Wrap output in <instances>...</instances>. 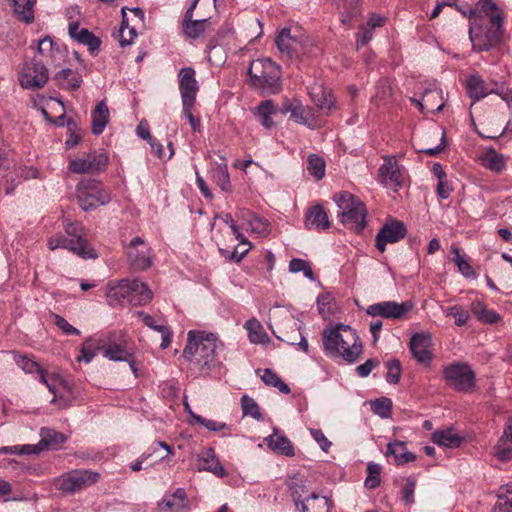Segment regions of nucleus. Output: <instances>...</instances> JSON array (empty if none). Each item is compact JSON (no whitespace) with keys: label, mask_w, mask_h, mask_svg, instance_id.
<instances>
[{"label":"nucleus","mask_w":512,"mask_h":512,"mask_svg":"<svg viewBox=\"0 0 512 512\" xmlns=\"http://www.w3.org/2000/svg\"><path fill=\"white\" fill-rule=\"evenodd\" d=\"M223 347L215 334L191 330L182 356L200 370L208 371L221 365Z\"/></svg>","instance_id":"nucleus-1"},{"label":"nucleus","mask_w":512,"mask_h":512,"mask_svg":"<svg viewBox=\"0 0 512 512\" xmlns=\"http://www.w3.org/2000/svg\"><path fill=\"white\" fill-rule=\"evenodd\" d=\"M322 344L326 355L348 363H354L363 348L356 331L343 324L325 328L322 332Z\"/></svg>","instance_id":"nucleus-2"},{"label":"nucleus","mask_w":512,"mask_h":512,"mask_svg":"<svg viewBox=\"0 0 512 512\" xmlns=\"http://www.w3.org/2000/svg\"><path fill=\"white\" fill-rule=\"evenodd\" d=\"M337 217L347 228L360 232L366 227L367 209L365 204L353 194L343 191L335 194Z\"/></svg>","instance_id":"nucleus-3"},{"label":"nucleus","mask_w":512,"mask_h":512,"mask_svg":"<svg viewBox=\"0 0 512 512\" xmlns=\"http://www.w3.org/2000/svg\"><path fill=\"white\" fill-rule=\"evenodd\" d=\"M248 73L252 85L258 89L275 92L279 87L280 68L270 59L253 60L249 66Z\"/></svg>","instance_id":"nucleus-4"},{"label":"nucleus","mask_w":512,"mask_h":512,"mask_svg":"<svg viewBox=\"0 0 512 512\" xmlns=\"http://www.w3.org/2000/svg\"><path fill=\"white\" fill-rule=\"evenodd\" d=\"M76 196L79 206L84 211L94 210L111 200V194L103 184L91 178H84L77 184Z\"/></svg>","instance_id":"nucleus-5"},{"label":"nucleus","mask_w":512,"mask_h":512,"mask_svg":"<svg viewBox=\"0 0 512 512\" xmlns=\"http://www.w3.org/2000/svg\"><path fill=\"white\" fill-rule=\"evenodd\" d=\"M466 88L469 97L474 102L485 98L489 94H496L511 107L512 90L505 82L499 83L494 80L486 82L480 75L474 74L467 79Z\"/></svg>","instance_id":"nucleus-6"},{"label":"nucleus","mask_w":512,"mask_h":512,"mask_svg":"<svg viewBox=\"0 0 512 512\" xmlns=\"http://www.w3.org/2000/svg\"><path fill=\"white\" fill-rule=\"evenodd\" d=\"M471 24L469 36L474 50L486 51L501 42L503 36L502 22H479Z\"/></svg>","instance_id":"nucleus-7"},{"label":"nucleus","mask_w":512,"mask_h":512,"mask_svg":"<svg viewBox=\"0 0 512 512\" xmlns=\"http://www.w3.org/2000/svg\"><path fill=\"white\" fill-rule=\"evenodd\" d=\"M447 384L459 392H471L475 387V373L467 363H453L443 370Z\"/></svg>","instance_id":"nucleus-8"},{"label":"nucleus","mask_w":512,"mask_h":512,"mask_svg":"<svg viewBox=\"0 0 512 512\" xmlns=\"http://www.w3.org/2000/svg\"><path fill=\"white\" fill-rule=\"evenodd\" d=\"M99 478L98 472L76 469L58 477L54 485L62 492L74 493L96 483Z\"/></svg>","instance_id":"nucleus-9"},{"label":"nucleus","mask_w":512,"mask_h":512,"mask_svg":"<svg viewBox=\"0 0 512 512\" xmlns=\"http://www.w3.org/2000/svg\"><path fill=\"white\" fill-rule=\"evenodd\" d=\"M201 0H194L190 7L186 10L183 20H182V29L183 33L187 38L197 39L199 38L207 29L209 25L210 16H207L204 13L198 12V19H193L194 10L197 8L199 2ZM209 7L215 8V0H206Z\"/></svg>","instance_id":"nucleus-10"},{"label":"nucleus","mask_w":512,"mask_h":512,"mask_svg":"<svg viewBox=\"0 0 512 512\" xmlns=\"http://www.w3.org/2000/svg\"><path fill=\"white\" fill-rule=\"evenodd\" d=\"M48 247L51 250L57 248L67 249L85 259L97 257L94 249L91 248L88 241L82 236H78L74 239L63 235H56L48 240Z\"/></svg>","instance_id":"nucleus-11"},{"label":"nucleus","mask_w":512,"mask_h":512,"mask_svg":"<svg viewBox=\"0 0 512 512\" xmlns=\"http://www.w3.org/2000/svg\"><path fill=\"white\" fill-rule=\"evenodd\" d=\"M413 309V303L395 302V301H382L368 306L366 313L372 317H383L386 319L400 320Z\"/></svg>","instance_id":"nucleus-12"},{"label":"nucleus","mask_w":512,"mask_h":512,"mask_svg":"<svg viewBox=\"0 0 512 512\" xmlns=\"http://www.w3.org/2000/svg\"><path fill=\"white\" fill-rule=\"evenodd\" d=\"M125 250L133 269L143 271L151 266V250L142 237H134Z\"/></svg>","instance_id":"nucleus-13"},{"label":"nucleus","mask_w":512,"mask_h":512,"mask_svg":"<svg viewBox=\"0 0 512 512\" xmlns=\"http://www.w3.org/2000/svg\"><path fill=\"white\" fill-rule=\"evenodd\" d=\"M108 164V156L104 152H93L86 158L70 160L69 170L73 173L84 174L103 171Z\"/></svg>","instance_id":"nucleus-14"},{"label":"nucleus","mask_w":512,"mask_h":512,"mask_svg":"<svg viewBox=\"0 0 512 512\" xmlns=\"http://www.w3.org/2000/svg\"><path fill=\"white\" fill-rule=\"evenodd\" d=\"M407 233L404 223L397 220L387 221L376 235V248L383 253L388 243H396L403 239Z\"/></svg>","instance_id":"nucleus-15"},{"label":"nucleus","mask_w":512,"mask_h":512,"mask_svg":"<svg viewBox=\"0 0 512 512\" xmlns=\"http://www.w3.org/2000/svg\"><path fill=\"white\" fill-rule=\"evenodd\" d=\"M48 81V70L40 61L33 60L26 71L20 76V83L23 88L38 89L42 88Z\"/></svg>","instance_id":"nucleus-16"},{"label":"nucleus","mask_w":512,"mask_h":512,"mask_svg":"<svg viewBox=\"0 0 512 512\" xmlns=\"http://www.w3.org/2000/svg\"><path fill=\"white\" fill-rule=\"evenodd\" d=\"M502 22V16L499 8L492 0H479L475 7L470 10L471 23Z\"/></svg>","instance_id":"nucleus-17"},{"label":"nucleus","mask_w":512,"mask_h":512,"mask_svg":"<svg viewBox=\"0 0 512 512\" xmlns=\"http://www.w3.org/2000/svg\"><path fill=\"white\" fill-rule=\"evenodd\" d=\"M178 76L182 104L195 103L199 87L195 79L194 69L190 67L182 68Z\"/></svg>","instance_id":"nucleus-18"},{"label":"nucleus","mask_w":512,"mask_h":512,"mask_svg":"<svg viewBox=\"0 0 512 512\" xmlns=\"http://www.w3.org/2000/svg\"><path fill=\"white\" fill-rule=\"evenodd\" d=\"M293 502L297 509L302 512H330V503L327 497L312 493L306 501L301 499V494L298 489H294L291 493Z\"/></svg>","instance_id":"nucleus-19"},{"label":"nucleus","mask_w":512,"mask_h":512,"mask_svg":"<svg viewBox=\"0 0 512 512\" xmlns=\"http://www.w3.org/2000/svg\"><path fill=\"white\" fill-rule=\"evenodd\" d=\"M236 217L241 221L242 227L253 234L260 237H265L270 232V224L268 220L257 216L249 210H240Z\"/></svg>","instance_id":"nucleus-20"},{"label":"nucleus","mask_w":512,"mask_h":512,"mask_svg":"<svg viewBox=\"0 0 512 512\" xmlns=\"http://www.w3.org/2000/svg\"><path fill=\"white\" fill-rule=\"evenodd\" d=\"M384 160L379 168V176L383 184L396 191L403 183L400 167L393 158L386 157Z\"/></svg>","instance_id":"nucleus-21"},{"label":"nucleus","mask_w":512,"mask_h":512,"mask_svg":"<svg viewBox=\"0 0 512 512\" xmlns=\"http://www.w3.org/2000/svg\"><path fill=\"white\" fill-rule=\"evenodd\" d=\"M68 32L72 39L87 46L91 55L98 53L101 40L87 28H80L77 22H73L69 24Z\"/></svg>","instance_id":"nucleus-22"},{"label":"nucleus","mask_w":512,"mask_h":512,"mask_svg":"<svg viewBox=\"0 0 512 512\" xmlns=\"http://www.w3.org/2000/svg\"><path fill=\"white\" fill-rule=\"evenodd\" d=\"M431 335L429 333H415L410 339V350L413 357L422 364L429 363L432 359L429 347Z\"/></svg>","instance_id":"nucleus-23"},{"label":"nucleus","mask_w":512,"mask_h":512,"mask_svg":"<svg viewBox=\"0 0 512 512\" xmlns=\"http://www.w3.org/2000/svg\"><path fill=\"white\" fill-rule=\"evenodd\" d=\"M130 279H121L117 283H109L106 296L111 306L118 304H130Z\"/></svg>","instance_id":"nucleus-24"},{"label":"nucleus","mask_w":512,"mask_h":512,"mask_svg":"<svg viewBox=\"0 0 512 512\" xmlns=\"http://www.w3.org/2000/svg\"><path fill=\"white\" fill-rule=\"evenodd\" d=\"M265 444L273 452L287 457L294 456L295 451L291 441L279 432L278 428L273 429V433L264 438Z\"/></svg>","instance_id":"nucleus-25"},{"label":"nucleus","mask_w":512,"mask_h":512,"mask_svg":"<svg viewBox=\"0 0 512 512\" xmlns=\"http://www.w3.org/2000/svg\"><path fill=\"white\" fill-rule=\"evenodd\" d=\"M197 467L199 471H209L218 477H224L227 475L226 470L220 463L212 448L205 449L201 454H199Z\"/></svg>","instance_id":"nucleus-26"},{"label":"nucleus","mask_w":512,"mask_h":512,"mask_svg":"<svg viewBox=\"0 0 512 512\" xmlns=\"http://www.w3.org/2000/svg\"><path fill=\"white\" fill-rule=\"evenodd\" d=\"M311 101L321 110L331 111L335 104V98L331 91L322 84L314 83L309 88Z\"/></svg>","instance_id":"nucleus-27"},{"label":"nucleus","mask_w":512,"mask_h":512,"mask_svg":"<svg viewBox=\"0 0 512 512\" xmlns=\"http://www.w3.org/2000/svg\"><path fill=\"white\" fill-rule=\"evenodd\" d=\"M305 227L309 230L324 231L330 228V221L324 208L316 205L308 210L305 218Z\"/></svg>","instance_id":"nucleus-28"},{"label":"nucleus","mask_w":512,"mask_h":512,"mask_svg":"<svg viewBox=\"0 0 512 512\" xmlns=\"http://www.w3.org/2000/svg\"><path fill=\"white\" fill-rule=\"evenodd\" d=\"M282 112H290V117L296 123L306 125L311 128L316 126L315 119L311 113V109L306 108L301 104L293 105L292 103H285Z\"/></svg>","instance_id":"nucleus-29"},{"label":"nucleus","mask_w":512,"mask_h":512,"mask_svg":"<svg viewBox=\"0 0 512 512\" xmlns=\"http://www.w3.org/2000/svg\"><path fill=\"white\" fill-rule=\"evenodd\" d=\"M130 304L134 306L146 305L153 298V293L144 282L138 279H130Z\"/></svg>","instance_id":"nucleus-30"},{"label":"nucleus","mask_w":512,"mask_h":512,"mask_svg":"<svg viewBox=\"0 0 512 512\" xmlns=\"http://www.w3.org/2000/svg\"><path fill=\"white\" fill-rule=\"evenodd\" d=\"M299 44L300 43L297 38L291 35V30L289 28H283L276 38V45L278 49L282 54H286L290 59L297 56Z\"/></svg>","instance_id":"nucleus-31"},{"label":"nucleus","mask_w":512,"mask_h":512,"mask_svg":"<svg viewBox=\"0 0 512 512\" xmlns=\"http://www.w3.org/2000/svg\"><path fill=\"white\" fill-rule=\"evenodd\" d=\"M136 315L142 320V322L147 327L161 334L162 341L160 347L162 349H166L170 345L172 340V332L170 328L167 325L157 323L156 319L153 316L146 314L143 311H137Z\"/></svg>","instance_id":"nucleus-32"},{"label":"nucleus","mask_w":512,"mask_h":512,"mask_svg":"<svg viewBox=\"0 0 512 512\" xmlns=\"http://www.w3.org/2000/svg\"><path fill=\"white\" fill-rule=\"evenodd\" d=\"M103 356L112 361H125L128 362L130 368L135 376H137V369L135 367V362L132 360V354L129 353L124 347L119 344H110L106 346V342L104 341L103 348Z\"/></svg>","instance_id":"nucleus-33"},{"label":"nucleus","mask_w":512,"mask_h":512,"mask_svg":"<svg viewBox=\"0 0 512 512\" xmlns=\"http://www.w3.org/2000/svg\"><path fill=\"white\" fill-rule=\"evenodd\" d=\"M479 159L482 166L496 173H500L506 167L505 157L497 153L493 147L486 148Z\"/></svg>","instance_id":"nucleus-34"},{"label":"nucleus","mask_w":512,"mask_h":512,"mask_svg":"<svg viewBox=\"0 0 512 512\" xmlns=\"http://www.w3.org/2000/svg\"><path fill=\"white\" fill-rule=\"evenodd\" d=\"M103 348L104 339L101 337H90L83 342L77 360L90 363L99 352L103 353Z\"/></svg>","instance_id":"nucleus-35"},{"label":"nucleus","mask_w":512,"mask_h":512,"mask_svg":"<svg viewBox=\"0 0 512 512\" xmlns=\"http://www.w3.org/2000/svg\"><path fill=\"white\" fill-rule=\"evenodd\" d=\"M14 359L19 368L24 370L26 373L37 374L39 377V381L44 383L48 387L49 391L55 394L54 386L48 383L43 373V369L36 361L28 358L25 355H16Z\"/></svg>","instance_id":"nucleus-36"},{"label":"nucleus","mask_w":512,"mask_h":512,"mask_svg":"<svg viewBox=\"0 0 512 512\" xmlns=\"http://www.w3.org/2000/svg\"><path fill=\"white\" fill-rule=\"evenodd\" d=\"M41 440L37 444L39 452L44 449H57L66 441V436L51 428H42L40 431Z\"/></svg>","instance_id":"nucleus-37"},{"label":"nucleus","mask_w":512,"mask_h":512,"mask_svg":"<svg viewBox=\"0 0 512 512\" xmlns=\"http://www.w3.org/2000/svg\"><path fill=\"white\" fill-rule=\"evenodd\" d=\"M386 455L393 456L397 465H403L416 459L413 453L407 451L406 444L403 441L389 443Z\"/></svg>","instance_id":"nucleus-38"},{"label":"nucleus","mask_w":512,"mask_h":512,"mask_svg":"<svg viewBox=\"0 0 512 512\" xmlns=\"http://www.w3.org/2000/svg\"><path fill=\"white\" fill-rule=\"evenodd\" d=\"M276 113V108L274 106L273 101L265 100L262 101L254 110L253 114L255 118L263 125L265 128L270 129L274 126V121L272 120V115Z\"/></svg>","instance_id":"nucleus-39"},{"label":"nucleus","mask_w":512,"mask_h":512,"mask_svg":"<svg viewBox=\"0 0 512 512\" xmlns=\"http://www.w3.org/2000/svg\"><path fill=\"white\" fill-rule=\"evenodd\" d=\"M109 121V109L104 101L98 103L92 112V133L101 134Z\"/></svg>","instance_id":"nucleus-40"},{"label":"nucleus","mask_w":512,"mask_h":512,"mask_svg":"<svg viewBox=\"0 0 512 512\" xmlns=\"http://www.w3.org/2000/svg\"><path fill=\"white\" fill-rule=\"evenodd\" d=\"M55 79L62 88L67 90H77L82 83L81 75L70 68L59 71Z\"/></svg>","instance_id":"nucleus-41"},{"label":"nucleus","mask_w":512,"mask_h":512,"mask_svg":"<svg viewBox=\"0 0 512 512\" xmlns=\"http://www.w3.org/2000/svg\"><path fill=\"white\" fill-rule=\"evenodd\" d=\"M244 327L248 331V338L251 343L266 344L270 341L268 334L257 319L247 320Z\"/></svg>","instance_id":"nucleus-42"},{"label":"nucleus","mask_w":512,"mask_h":512,"mask_svg":"<svg viewBox=\"0 0 512 512\" xmlns=\"http://www.w3.org/2000/svg\"><path fill=\"white\" fill-rule=\"evenodd\" d=\"M221 158L223 162L211 170V177L223 192H230L232 185L230 182L226 159L224 157Z\"/></svg>","instance_id":"nucleus-43"},{"label":"nucleus","mask_w":512,"mask_h":512,"mask_svg":"<svg viewBox=\"0 0 512 512\" xmlns=\"http://www.w3.org/2000/svg\"><path fill=\"white\" fill-rule=\"evenodd\" d=\"M432 441L443 447L457 448L462 443V438L453 432L452 429L435 431L432 434Z\"/></svg>","instance_id":"nucleus-44"},{"label":"nucleus","mask_w":512,"mask_h":512,"mask_svg":"<svg viewBox=\"0 0 512 512\" xmlns=\"http://www.w3.org/2000/svg\"><path fill=\"white\" fill-rule=\"evenodd\" d=\"M436 99H442V93L438 90H427L424 93L422 101L412 99V102L415 103L417 106H419L421 111H424V109L432 112H440L443 107L444 103L441 102L439 105H435Z\"/></svg>","instance_id":"nucleus-45"},{"label":"nucleus","mask_w":512,"mask_h":512,"mask_svg":"<svg viewBox=\"0 0 512 512\" xmlns=\"http://www.w3.org/2000/svg\"><path fill=\"white\" fill-rule=\"evenodd\" d=\"M471 310L482 323L495 324L501 320V316L497 312L488 309L482 302L472 303Z\"/></svg>","instance_id":"nucleus-46"},{"label":"nucleus","mask_w":512,"mask_h":512,"mask_svg":"<svg viewBox=\"0 0 512 512\" xmlns=\"http://www.w3.org/2000/svg\"><path fill=\"white\" fill-rule=\"evenodd\" d=\"M14 12L18 18L26 23L34 20V5L36 0H12Z\"/></svg>","instance_id":"nucleus-47"},{"label":"nucleus","mask_w":512,"mask_h":512,"mask_svg":"<svg viewBox=\"0 0 512 512\" xmlns=\"http://www.w3.org/2000/svg\"><path fill=\"white\" fill-rule=\"evenodd\" d=\"M341 15V22L347 24L357 12L358 0H334Z\"/></svg>","instance_id":"nucleus-48"},{"label":"nucleus","mask_w":512,"mask_h":512,"mask_svg":"<svg viewBox=\"0 0 512 512\" xmlns=\"http://www.w3.org/2000/svg\"><path fill=\"white\" fill-rule=\"evenodd\" d=\"M493 512H512V484L500 488Z\"/></svg>","instance_id":"nucleus-49"},{"label":"nucleus","mask_w":512,"mask_h":512,"mask_svg":"<svg viewBox=\"0 0 512 512\" xmlns=\"http://www.w3.org/2000/svg\"><path fill=\"white\" fill-rule=\"evenodd\" d=\"M37 51L39 55L46 58L47 61L54 62L56 53L59 52V49L56 47V44L51 37L45 36L38 41Z\"/></svg>","instance_id":"nucleus-50"},{"label":"nucleus","mask_w":512,"mask_h":512,"mask_svg":"<svg viewBox=\"0 0 512 512\" xmlns=\"http://www.w3.org/2000/svg\"><path fill=\"white\" fill-rule=\"evenodd\" d=\"M261 379L267 386L275 387L283 394H289L291 391L289 386L271 369H264Z\"/></svg>","instance_id":"nucleus-51"},{"label":"nucleus","mask_w":512,"mask_h":512,"mask_svg":"<svg viewBox=\"0 0 512 512\" xmlns=\"http://www.w3.org/2000/svg\"><path fill=\"white\" fill-rule=\"evenodd\" d=\"M325 161L317 154H310L307 158V170L317 180H320L325 175Z\"/></svg>","instance_id":"nucleus-52"},{"label":"nucleus","mask_w":512,"mask_h":512,"mask_svg":"<svg viewBox=\"0 0 512 512\" xmlns=\"http://www.w3.org/2000/svg\"><path fill=\"white\" fill-rule=\"evenodd\" d=\"M371 410L381 418H388L392 410V401L389 398L382 397L370 402Z\"/></svg>","instance_id":"nucleus-53"},{"label":"nucleus","mask_w":512,"mask_h":512,"mask_svg":"<svg viewBox=\"0 0 512 512\" xmlns=\"http://www.w3.org/2000/svg\"><path fill=\"white\" fill-rule=\"evenodd\" d=\"M241 407L243 415H249L256 420L262 419L259 405L246 394L241 397Z\"/></svg>","instance_id":"nucleus-54"},{"label":"nucleus","mask_w":512,"mask_h":512,"mask_svg":"<svg viewBox=\"0 0 512 512\" xmlns=\"http://www.w3.org/2000/svg\"><path fill=\"white\" fill-rule=\"evenodd\" d=\"M452 252L455 255L454 262L458 267V271L466 278L475 276V271L466 259L460 254V250L456 246H452Z\"/></svg>","instance_id":"nucleus-55"},{"label":"nucleus","mask_w":512,"mask_h":512,"mask_svg":"<svg viewBox=\"0 0 512 512\" xmlns=\"http://www.w3.org/2000/svg\"><path fill=\"white\" fill-rule=\"evenodd\" d=\"M367 473H368V475L365 479V486L368 489L377 488L381 482V478H380L381 467H380V465L373 463V462L369 463L367 466Z\"/></svg>","instance_id":"nucleus-56"},{"label":"nucleus","mask_w":512,"mask_h":512,"mask_svg":"<svg viewBox=\"0 0 512 512\" xmlns=\"http://www.w3.org/2000/svg\"><path fill=\"white\" fill-rule=\"evenodd\" d=\"M38 445H15L5 446L0 448V452L4 454H16V455H33L39 453Z\"/></svg>","instance_id":"nucleus-57"},{"label":"nucleus","mask_w":512,"mask_h":512,"mask_svg":"<svg viewBox=\"0 0 512 512\" xmlns=\"http://www.w3.org/2000/svg\"><path fill=\"white\" fill-rule=\"evenodd\" d=\"M289 271L291 273L303 272L304 276L314 280V274L308 261L300 258H294L289 262Z\"/></svg>","instance_id":"nucleus-58"},{"label":"nucleus","mask_w":512,"mask_h":512,"mask_svg":"<svg viewBox=\"0 0 512 512\" xmlns=\"http://www.w3.org/2000/svg\"><path fill=\"white\" fill-rule=\"evenodd\" d=\"M496 457L501 461L512 459V442L499 438L494 447Z\"/></svg>","instance_id":"nucleus-59"},{"label":"nucleus","mask_w":512,"mask_h":512,"mask_svg":"<svg viewBox=\"0 0 512 512\" xmlns=\"http://www.w3.org/2000/svg\"><path fill=\"white\" fill-rule=\"evenodd\" d=\"M387 366V374L386 380L390 384H397L400 381L401 377V364L397 359L390 360L386 363Z\"/></svg>","instance_id":"nucleus-60"},{"label":"nucleus","mask_w":512,"mask_h":512,"mask_svg":"<svg viewBox=\"0 0 512 512\" xmlns=\"http://www.w3.org/2000/svg\"><path fill=\"white\" fill-rule=\"evenodd\" d=\"M446 315L453 317L455 319V324L457 326H462L466 324L469 319L468 311L459 305H455L448 308L446 311Z\"/></svg>","instance_id":"nucleus-61"},{"label":"nucleus","mask_w":512,"mask_h":512,"mask_svg":"<svg viewBox=\"0 0 512 512\" xmlns=\"http://www.w3.org/2000/svg\"><path fill=\"white\" fill-rule=\"evenodd\" d=\"M192 418L199 424L203 425L209 431L218 432L222 431L226 428V424L224 422H219L212 419L204 418L200 415L191 414Z\"/></svg>","instance_id":"nucleus-62"},{"label":"nucleus","mask_w":512,"mask_h":512,"mask_svg":"<svg viewBox=\"0 0 512 512\" xmlns=\"http://www.w3.org/2000/svg\"><path fill=\"white\" fill-rule=\"evenodd\" d=\"M195 103L182 104L183 115L189 121V124L193 131H200L201 121L199 118L193 115V108Z\"/></svg>","instance_id":"nucleus-63"},{"label":"nucleus","mask_w":512,"mask_h":512,"mask_svg":"<svg viewBox=\"0 0 512 512\" xmlns=\"http://www.w3.org/2000/svg\"><path fill=\"white\" fill-rule=\"evenodd\" d=\"M415 487L416 481L411 477L407 478L402 487V499L406 504H412L414 502Z\"/></svg>","instance_id":"nucleus-64"}]
</instances>
